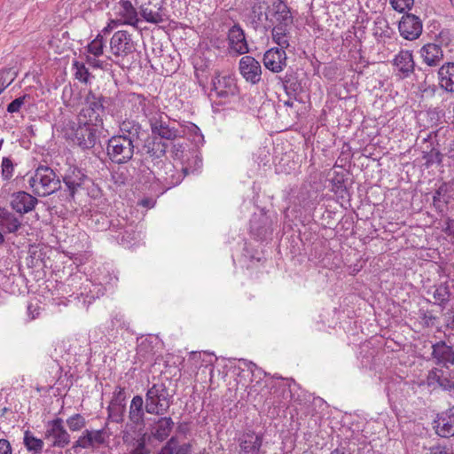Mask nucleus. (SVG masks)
<instances>
[{
    "instance_id": "obj_24",
    "label": "nucleus",
    "mask_w": 454,
    "mask_h": 454,
    "mask_svg": "<svg viewBox=\"0 0 454 454\" xmlns=\"http://www.w3.org/2000/svg\"><path fill=\"white\" fill-rule=\"evenodd\" d=\"M228 40L230 48L239 53L245 54L248 52V45L245 37L243 29L239 25H234L229 29Z\"/></svg>"
},
{
    "instance_id": "obj_9",
    "label": "nucleus",
    "mask_w": 454,
    "mask_h": 454,
    "mask_svg": "<svg viewBox=\"0 0 454 454\" xmlns=\"http://www.w3.org/2000/svg\"><path fill=\"white\" fill-rule=\"evenodd\" d=\"M45 439L53 447L64 448L69 444L70 434L64 427L62 419L57 418L47 423Z\"/></svg>"
},
{
    "instance_id": "obj_7",
    "label": "nucleus",
    "mask_w": 454,
    "mask_h": 454,
    "mask_svg": "<svg viewBox=\"0 0 454 454\" xmlns=\"http://www.w3.org/2000/svg\"><path fill=\"white\" fill-rule=\"evenodd\" d=\"M110 51L116 58L124 59L136 51L132 35L125 30L116 31L110 40Z\"/></svg>"
},
{
    "instance_id": "obj_36",
    "label": "nucleus",
    "mask_w": 454,
    "mask_h": 454,
    "mask_svg": "<svg viewBox=\"0 0 454 454\" xmlns=\"http://www.w3.org/2000/svg\"><path fill=\"white\" fill-rule=\"evenodd\" d=\"M73 67L75 70V78L84 83H87L90 80V74L85 65L82 62L74 61L73 63Z\"/></svg>"
},
{
    "instance_id": "obj_60",
    "label": "nucleus",
    "mask_w": 454,
    "mask_h": 454,
    "mask_svg": "<svg viewBox=\"0 0 454 454\" xmlns=\"http://www.w3.org/2000/svg\"><path fill=\"white\" fill-rule=\"evenodd\" d=\"M283 103H284V106H287V107H293L294 104V102L292 99L285 100Z\"/></svg>"
},
{
    "instance_id": "obj_14",
    "label": "nucleus",
    "mask_w": 454,
    "mask_h": 454,
    "mask_svg": "<svg viewBox=\"0 0 454 454\" xmlns=\"http://www.w3.org/2000/svg\"><path fill=\"white\" fill-rule=\"evenodd\" d=\"M118 137H125L129 138L133 144L137 145L139 140H143L147 136L142 125L136 120L126 118L119 123Z\"/></svg>"
},
{
    "instance_id": "obj_42",
    "label": "nucleus",
    "mask_w": 454,
    "mask_h": 454,
    "mask_svg": "<svg viewBox=\"0 0 454 454\" xmlns=\"http://www.w3.org/2000/svg\"><path fill=\"white\" fill-rule=\"evenodd\" d=\"M413 3L414 0H390L392 7L399 12L410 10L412 7Z\"/></svg>"
},
{
    "instance_id": "obj_46",
    "label": "nucleus",
    "mask_w": 454,
    "mask_h": 454,
    "mask_svg": "<svg viewBox=\"0 0 454 454\" xmlns=\"http://www.w3.org/2000/svg\"><path fill=\"white\" fill-rule=\"evenodd\" d=\"M74 447H80L82 449L92 448L91 442L87 434L86 430L82 433V435H81L75 442Z\"/></svg>"
},
{
    "instance_id": "obj_57",
    "label": "nucleus",
    "mask_w": 454,
    "mask_h": 454,
    "mask_svg": "<svg viewBox=\"0 0 454 454\" xmlns=\"http://www.w3.org/2000/svg\"><path fill=\"white\" fill-rule=\"evenodd\" d=\"M114 395H116V400L121 401L124 399V389L121 387H117Z\"/></svg>"
},
{
    "instance_id": "obj_45",
    "label": "nucleus",
    "mask_w": 454,
    "mask_h": 454,
    "mask_svg": "<svg viewBox=\"0 0 454 454\" xmlns=\"http://www.w3.org/2000/svg\"><path fill=\"white\" fill-rule=\"evenodd\" d=\"M177 441L176 437H171L167 443L161 448L159 454H174L176 448Z\"/></svg>"
},
{
    "instance_id": "obj_53",
    "label": "nucleus",
    "mask_w": 454,
    "mask_h": 454,
    "mask_svg": "<svg viewBox=\"0 0 454 454\" xmlns=\"http://www.w3.org/2000/svg\"><path fill=\"white\" fill-rule=\"evenodd\" d=\"M161 0H155V2H160ZM154 0H135V4L141 11L145 7L153 4Z\"/></svg>"
},
{
    "instance_id": "obj_6",
    "label": "nucleus",
    "mask_w": 454,
    "mask_h": 454,
    "mask_svg": "<svg viewBox=\"0 0 454 454\" xmlns=\"http://www.w3.org/2000/svg\"><path fill=\"white\" fill-rule=\"evenodd\" d=\"M152 133L159 136L160 138L167 140H175L183 136V131L178 130L175 127L170 126L169 120L158 109L148 120Z\"/></svg>"
},
{
    "instance_id": "obj_29",
    "label": "nucleus",
    "mask_w": 454,
    "mask_h": 454,
    "mask_svg": "<svg viewBox=\"0 0 454 454\" xmlns=\"http://www.w3.org/2000/svg\"><path fill=\"white\" fill-rule=\"evenodd\" d=\"M427 294H432V296L434 300V304L440 306L442 310L446 309L449 303L451 301L450 292L446 284L434 286L433 290H429Z\"/></svg>"
},
{
    "instance_id": "obj_23",
    "label": "nucleus",
    "mask_w": 454,
    "mask_h": 454,
    "mask_svg": "<svg viewBox=\"0 0 454 454\" xmlns=\"http://www.w3.org/2000/svg\"><path fill=\"white\" fill-rule=\"evenodd\" d=\"M435 433L443 438L454 436V413L449 410L438 415L434 420Z\"/></svg>"
},
{
    "instance_id": "obj_20",
    "label": "nucleus",
    "mask_w": 454,
    "mask_h": 454,
    "mask_svg": "<svg viewBox=\"0 0 454 454\" xmlns=\"http://www.w3.org/2000/svg\"><path fill=\"white\" fill-rule=\"evenodd\" d=\"M262 441V434L252 431L244 434L239 439V454H259Z\"/></svg>"
},
{
    "instance_id": "obj_26",
    "label": "nucleus",
    "mask_w": 454,
    "mask_h": 454,
    "mask_svg": "<svg viewBox=\"0 0 454 454\" xmlns=\"http://www.w3.org/2000/svg\"><path fill=\"white\" fill-rule=\"evenodd\" d=\"M174 427V421L170 417H162L155 421L151 428L153 437L160 442L166 440Z\"/></svg>"
},
{
    "instance_id": "obj_11",
    "label": "nucleus",
    "mask_w": 454,
    "mask_h": 454,
    "mask_svg": "<svg viewBox=\"0 0 454 454\" xmlns=\"http://www.w3.org/2000/svg\"><path fill=\"white\" fill-rule=\"evenodd\" d=\"M431 358L435 364L449 369L454 365V348L443 340L437 341L432 345Z\"/></svg>"
},
{
    "instance_id": "obj_38",
    "label": "nucleus",
    "mask_w": 454,
    "mask_h": 454,
    "mask_svg": "<svg viewBox=\"0 0 454 454\" xmlns=\"http://www.w3.org/2000/svg\"><path fill=\"white\" fill-rule=\"evenodd\" d=\"M87 434L91 442L92 448L98 447L106 442V431L101 430H86Z\"/></svg>"
},
{
    "instance_id": "obj_17",
    "label": "nucleus",
    "mask_w": 454,
    "mask_h": 454,
    "mask_svg": "<svg viewBox=\"0 0 454 454\" xmlns=\"http://www.w3.org/2000/svg\"><path fill=\"white\" fill-rule=\"evenodd\" d=\"M395 71L401 78L409 77L414 71L415 62L410 51H401L393 59Z\"/></svg>"
},
{
    "instance_id": "obj_41",
    "label": "nucleus",
    "mask_w": 454,
    "mask_h": 454,
    "mask_svg": "<svg viewBox=\"0 0 454 454\" xmlns=\"http://www.w3.org/2000/svg\"><path fill=\"white\" fill-rule=\"evenodd\" d=\"M28 98L27 95H23L21 97H19L12 100L8 106H7V112L10 114H15L19 113L21 109V107L26 103V99Z\"/></svg>"
},
{
    "instance_id": "obj_5",
    "label": "nucleus",
    "mask_w": 454,
    "mask_h": 454,
    "mask_svg": "<svg viewBox=\"0 0 454 454\" xmlns=\"http://www.w3.org/2000/svg\"><path fill=\"white\" fill-rule=\"evenodd\" d=\"M122 107L125 109V114L139 116L142 114L146 119H150L157 110L156 106L151 103L144 95L137 93L126 94L121 98Z\"/></svg>"
},
{
    "instance_id": "obj_30",
    "label": "nucleus",
    "mask_w": 454,
    "mask_h": 454,
    "mask_svg": "<svg viewBox=\"0 0 454 454\" xmlns=\"http://www.w3.org/2000/svg\"><path fill=\"white\" fill-rule=\"evenodd\" d=\"M144 145L142 146V153L149 155L152 158H160L165 153V147L160 142H156L155 138L150 137L147 134L142 140Z\"/></svg>"
},
{
    "instance_id": "obj_15",
    "label": "nucleus",
    "mask_w": 454,
    "mask_h": 454,
    "mask_svg": "<svg viewBox=\"0 0 454 454\" xmlns=\"http://www.w3.org/2000/svg\"><path fill=\"white\" fill-rule=\"evenodd\" d=\"M286 53L285 50L271 48L263 55L264 67L273 73H279L286 67Z\"/></svg>"
},
{
    "instance_id": "obj_1",
    "label": "nucleus",
    "mask_w": 454,
    "mask_h": 454,
    "mask_svg": "<svg viewBox=\"0 0 454 454\" xmlns=\"http://www.w3.org/2000/svg\"><path fill=\"white\" fill-rule=\"evenodd\" d=\"M28 184L32 192L39 197L49 196L61 187L60 178L47 166L38 167L29 177Z\"/></svg>"
},
{
    "instance_id": "obj_34",
    "label": "nucleus",
    "mask_w": 454,
    "mask_h": 454,
    "mask_svg": "<svg viewBox=\"0 0 454 454\" xmlns=\"http://www.w3.org/2000/svg\"><path fill=\"white\" fill-rule=\"evenodd\" d=\"M24 444L27 450L39 452L43 447V442L35 437L28 430L24 434Z\"/></svg>"
},
{
    "instance_id": "obj_51",
    "label": "nucleus",
    "mask_w": 454,
    "mask_h": 454,
    "mask_svg": "<svg viewBox=\"0 0 454 454\" xmlns=\"http://www.w3.org/2000/svg\"><path fill=\"white\" fill-rule=\"evenodd\" d=\"M0 454H12V448L7 440H0Z\"/></svg>"
},
{
    "instance_id": "obj_63",
    "label": "nucleus",
    "mask_w": 454,
    "mask_h": 454,
    "mask_svg": "<svg viewBox=\"0 0 454 454\" xmlns=\"http://www.w3.org/2000/svg\"><path fill=\"white\" fill-rule=\"evenodd\" d=\"M7 411H8L7 408H4V409L0 410V416H4L7 412Z\"/></svg>"
},
{
    "instance_id": "obj_12",
    "label": "nucleus",
    "mask_w": 454,
    "mask_h": 454,
    "mask_svg": "<svg viewBox=\"0 0 454 454\" xmlns=\"http://www.w3.org/2000/svg\"><path fill=\"white\" fill-rule=\"evenodd\" d=\"M239 71L245 80L252 84H256L262 78V67L252 56H244L239 60Z\"/></svg>"
},
{
    "instance_id": "obj_40",
    "label": "nucleus",
    "mask_w": 454,
    "mask_h": 454,
    "mask_svg": "<svg viewBox=\"0 0 454 454\" xmlns=\"http://www.w3.org/2000/svg\"><path fill=\"white\" fill-rule=\"evenodd\" d=\"M419 317L426 327H433L437 322V317L430 310L419 309Z\"/></svg>"
},
{
    "instance_id": "obj_19",
    "label": "nucleus",
    "mask_w": 454,
    "mask_h": 454,
    "mask_svg": "<svg viewBox=\"0 0 454 454\" xmlns=\"http://www.w3.org/2000/svg\"><path fill=\"white\" fill-rule=\"evenodd\" d=\"M37 203L38 200L26 192H18L12 195V208L20 215L32 211Z\"/></svg>"
},
{
    "instance_id": "obj_25",
    "label": "nucleus",
    "mask_w": 454,
    "mask_h": 454,
    "mask_svg": "<svg viewBox=\"0 0 454 454\" xmlns=\"http://www.w3.org/2000/svg\"><path fill=\"white\" fill-rule=\"evenodd\" d=\"M87 176L82 171V169L74 166L67 168L63 177V181L71 196H74L76 191L83 184Z\"/></svg>"
},
{
    "instance_id": "obj_8",
    "label": "nucleus",
    "mask_w": 454,
    "mask_h": 454,
    "mask_svg": "<svg viewBox=\"0 0 454 454\" xmlns=\"http://www.w3.org/2000/svg\"><path fill=\"white\" fill-rule=\"evenodd\" d=\"M239 92L235 78L229 74L216 75L212 80L211 96L217 98L228 100L231 97L236 96Z\"/></svg>"
},
{
    "instance_id": "obj_13",
    "label": "nucleus",
    "mask_w": 454,
    "mask_h": 454,
    "mask_svg": "<svg viewBox=\"0 0 454 454\" xmlns=\"http://www.w3.org/2000/svg\"><path fill=\"white\" fill-rule=\"evenodd\" d=\"M21 228L20 217L6 209H0V246L5 242L4 234H17Z\"/></svg>"
},
{
    "instance_id": "obj_59",
    "label": "nucleus",
    "mask_w": 454,
    "mask_h": 454,
    "mask_svg": "<svg viewBox=\"0 0 454 454\" xmlns=\"http://www.w3.org/2000/svg\"><path fill=\"white\" fill-rule=\"evenodd\" d=\"M141 205H143L144 207H152L153 203L151 200L145 199L141 201Z\"/></svg>"
},
{
    "instance_id": "obj_21",
    "label": "nucleus",
    "mask_w": 454,
    "mask_h": 454,
    "mask_svg": "<svg viewBox=\"0 0 454 454\" xmlns=\"http://www.w3.org/2000/svg\"><path fill=\"white\" fill-rule=\"evenodd\" d=\"M419 56L427 66L437 67L443 59V51L438 43H427L420 48Z\"/></svg>"
},
{
    "instance_id": "obj_47",
    "label": "nucleus",
    "mask_w": 454,
    "mask_h": 454,
    "mask_svg": "<svg viewBox=\"0 0 454 454\" xmlns=\"http://www.w3.org/2000/svg\"><path fill=\"white\" fill-rule=\"evenodd\" d=\"M436 41L438 43V44L442 47V45L443 46H448L450 42H451V35L450 33L449 30H442L437 38H436Z\"/></svg>"
},
{
    "instance_id": "obj_16",
    "label": "nucleus",
    "mask_w": 454,
    "mask_h": 454,
    "mask_svg": "<svg viewBox=\"0 0 454 454\" xmlns=\"http://www.w3.org/2000/svg\"><path fill=\"white\" fill-rule=\"evenodd\" d=\"M399 32L407 40L418 38L422 32V24L419 19L414 15H406L399 22Z\"/></svg>"
},
{
    "instance_id": "obj_31",
    "label": "nucleus",
    "mask_w": 454,
    "mask_h": 454,
    "mask_svg": "<svg viewBox=\"0 0 454 454\" xmlns=\"http://www.w3.org/2000/svg\"><path fill=\"white\" fill-rule=\"evenodd\" d=\"M144 400L141 395H135L129 405V418L135 425L142 424L145 411L143 409Z\"/></svg>"
},
{
    "instance_id": "obj_39",
    "label": "nucleus",
    "mask_w": 454,
    "mask_h": 454,
    "mask_svg": "<svg viewBox=\"0 0 454 454\" xmlns=\"http://www.w3.org/2000/svg\"><path fill=\"white\" fill-rule=\"evenodd\" d=\"M14 172V165L9 157H4L1 163V175L4 180H10Z\"/></svg>"
},
{
    "instance_id": "obj_2",
    "label": "nucleus",
    "mask_w": 454,
    "mask_h": 454,
    "mask_svg": "<svg viewBox=\"0 0 454 454\" xmlns=\"http://www.w3.org/2000/svg\"><path fill=\"white\" fill-rule=\"evenodd\" d=\"M105 98L90 90L85 97L83 106L78 114L79 124L100 127L105 116Z\"/></svg>"
},
{
    "instance_id": "obj_43",
    "label": "nucleus",
    "mask_w": 454,
    "mask_h": 454,
    "mask_svg": "<svg viewBox=\"0 0 454 454\" xmlns=\"http://www.w3.org/2000/svg\"><path fill=\"white\" fill-rule=\"evenodd\" d=\"M447 239L454 245V219L448 218L442 227Z\"/></svg>"
},
{
    "instance_id": "obj_58",
    "label": "nucleus",
    "mask_w": 454,
    "mask_h": 454,
    "mask_svg": "<svg viewBox=\"0 0 454 454\" xmlns=\"http://www.w3.org/2000/svg\"><path fill=\"white\" fill-rule=\"evenodd\" d=\"M251 231H256V234L259 236V237H262V235H265L266 233V231H260V230H256L255 226H254V223L252 222L251 223Z\"/></svg>"
},
{
    "instance_id": "obj_48",
    "label": "nucleus",
    "mask_w": 454,
    "mask_h": 454,
    "mask_svg": "<svg viewBox=\"0 0 454 454\" xmlns=\"http://www.w3.org/2000/svg\"><path fill=\"white\" fill-rule=\"evenodd\" d=\"M427 454H454L447 446L437 444L428 448Z\"/></svg>"
},
{
    "instance_id": "obj_32",
    "label": "nucleus",
    "mask_w": 454,
    "mask_h": 454,
    "mask_svg": "<svg viewBox=\"0 0 454 454\" xmlns=\"http://www.w3.org/2000/svg\"><path fill=\"white\" fill-rule=\"evenodd\" d=\"M442 370L439 368H433L428 372L427 381L428 384L437 383L440 387L446 390L449 386L450 379L442 376Z\"/></svg>"
},
{
    "instance_id": "obj_3",
    "label": "nucleus",
    "mask_w": 454,
    "mask_h": 454,
    "mask_svg": "<svg viewBox=\"0 0 454 454\" xmlns=\"http://www.w3.org/2000/svg\"><path fill=\"white\" fill-rule=\"evenodd\" d=\"M171 395L164 383L153 384L145 393V411L153 415L162 416L168 411Z\"/></svg>"
},
{
    "instance_id": "obj_50",
    "label": "nucleus",
    "mask_w": 454,
    "mask_h": 454,
    "mask_svg": "<svg viewBox=\"0 0 454 454\" xmlns=\"http://www.w3.org/2000/svg\"><path fill=\"white\" fill-rule=\"evenodd\" d=\"M137 239V233L133 231L132 228H129V230H125L124 233L122 234L121 240L127 243H130L131 240H134Z\"/></svg>"
},
{
    "instance_id": "obj_62",
    "label": "nucleus",
    "mask_w": 454,
    "mask_h": 454,
    "mask_svg": "<svg viewBox=\"0 0 454 454\" xmlns=\"http://www.w3.org/2000/svg\"><path fill=\"white\" fill-rule=\"evenodd\" d=\"M333 453V454H345L344 450L341 449H336V450H334V451Z\"/></svg>"
},
{
    "instance_id": "obj_22",
    "label": "nucleus",
    "mask_w": 454,
    "mask_h": 454,
    "mask_svg": "<svg viewBox=\"0 0 454 454\" xmlns=\"http://www.w3.org/2000/svg\"><path fill=\"white\" fill-rule=\"evenodd\" d=\"M117 20L115 22L136 26L138 22L137 12L129 0H121L116 6Z\"/></svg>"
},
{
    "instance_id": "obj_52",
    "label": "nucleus",
    "mask_w": 454,
    "mask_h": 454,
    "mask_svg": "<svg viewBox=\"0 0 454 454\" xmlns=\"http://www.w3.org/2000/svg\"><path fill=\"white\" fill-rule=\"evenodd\" d=\"M97 57H90V56H87V59H86V61L87 63L94 67V68H102L103 67V63L101 60H98L96 59Z\"/></svg>"
},
{
    "instance_id": "obj_55",
    "label": "nucleus",
    "mask_w": 454,
    "mask_h": 454,
    "mask_svg": "<svg viewBox=\"0 0 454 454\" xmlns=\"http://www.w3.org/2000/svg\"><path fill=\"white\" fill-rule=\"evenodd\" d=\"M27 312L30 320L35 319L39 315V312L36 311V309H33V306L31 304L27 306Z\"/></svg>"
},
{
    "instance_id": "obj_49",
    "label": "nucleus",
    "mask_w": 454,
    "mask_h": 454,
    "mask_svg": "<svg viewBox=\"0 0 454 454\" xmlns=\"http://www.w3.org/2000/svg\"><path fill=\"white\" fill-rule=\"evenodd\" d=\"M444 317L445 324L447 327L454 326V308L453 305L450 309H448L445 312L442 313Z\"/></svg>"
},
{
    "instance_id": "obj_54",
    "label": "nucleus",
    "mask_w": 454,
    "mask_h": 454,
    "mask_svg": "<svg viewBox=\"0 0 454 454\" xmlns=\"http://www.w3.org/2000/svg\"><path fill=\"white\" fill-rule=\"evenodd\" d=\"M190 451H191V445L188 443H185V444L180 445L176 449L175 454H190Z\"/></svg>"
},
{
    "instance_id": "obj_33",
    "label": "nucleus",
    "mask_w": 454,
    "mask_h": 454,
    "mask_svg": "<svg viewBox=\"0 0 454 454\" xmlns=\"http://www.w3.org/2000/svg\"><path fill=\"white\" fill-rule=\"evenodd\" d=\"M17 73L12 68L0 69V95L16 79Z\"/></svg>"
},
{
    "instance_id": "obj_56",
    "label": "nucleus",
    "mask_w": 454,
    "mask_h": 454,
    "mask_svg": "<svg viewBox=\"0 0 454 454\" xmlns=\"http://www.w3.org/2000/svg\"><path fill=\"white\" fill-rule=\"evenodd\" d=\"M99 218L103 221L102 225L98 227V231L106 230L110 226L109 221L107 220V217L105 215H99Z\"/></svg>"
},
{
    "instance_id": "obj_27",
    "label": "nucleus",
    "mask_w": 454,
    "mask_h": 454,
    "mask_svg": "<svg viewBox=\"0 0 454 454\" xmlns=\"http://www.w3.org/2000/svg\"><path fill=\"white\" fill-rule=\"evenodd\" d=\"M163 0L160 2H153L140 11L142 17L150 23L158 24L165 20V13L162 8Z\"/></svg>"
},
{
    "instance_id": "obj_10",
    "label": "nucleus",
    "mask_w": 454,
    "mask_h": 454,
    "mask_svg": "<svg viewBox=\"0 0 454 454\" xmlns=\"http://www.w3.org/2000/svg\"><path fill=\"white\" fill-rule=\"evenodd\" d=\"M276 13L282 17V22L273 27L272 38L280 49L285 50L289 47L290 35L288 26L292 23V16L285 6L281 11H278Z\"/></svg>"
},
{
    "instance_id": "obj_44",
    "label": "nucleus",
    "mask_w": 454,
    "mask_h": 454,
    "mask_svg": "<svg viewBox=\"0 0 454 454\" xmlns=\"http://www.w3.org/2000/svg\"><path fill=\"white\" fill-rule=\"evenodd\" d=\"M129 454H149V450L145 446V437L138 439L134 444V449Z\"/></svg>"
},
{
    "instance_id": "obj_37",
    "label": "nucleus",
    "mask_w": 454,
    "mask_h": 454,
    "mask_svg": "<svg viewBox=\"0 0 454 454\" xmlns=\"http://www.w3.org/2000/svg\"><path fill=\"white\" fill-rule=\"evenodd\" d=\"M67 425L71 431H79L86 425V420L83 416L77 413L67 419Z\"/></svg>"
},
{
    "instance_id": "obj_35",
    "label": "nucleus",
    "mask_w": 454,
    "mask_h": 454,
    "mask_svg": "<svg viewBox=\"0 0 454 454\" xmlns=\"http://www.w3.org/2000/svg\"><path fill=\"white\" fill-rule=\"evenodd\" d=\"M106 46V42L100 34L96 36L89 44H88V52L93 55L94 57L102 56L104 53V48Z\"/></svg>"
},
{
    "instance_id": "obj_64",
    "label": "nucleus",
    "mask_w": 454,
    "mask_h": 454,
    "mask_svg": "<svg viewBox=\"0 0 454 454\" xmlns=\"http://www.w3.org/2000/svg\"><path fill=\"white\" fill-rule=\"evenodd\" d=\"M196 454H207V453L205 451H200V452H198Z\"/></svg>"
},
{
    "instance_id": "obj_28",
    "label": "nucleus",
    "mask_w": 454,
    "mask_h": 454,
    "mask_svg": "<svg viewBox=\"0 0 454 454\" xmlns=\"http://www.w3.org/2000/svg\"><path fill=\"white\" fill-rule=\"evenodd\" d=\"M438 74L441 87L447 91H454V63L448 62L442 65Z\"/></svg>"
},
{
    "instance_id": "obj_61",
    "label": "nucleus",
    "mask_w": 454,
    "mask_h": 454,
    "mask_svg": "<svg viewBox=\"0 0 454 454\" xmlns=\"http://www.w3.org/2000/svg\"><path fill=\"white\" fill-rule=\"evenodd\" d=\"M449 386L450 387H448L446 389V391H451V390H454V378L453 379H450V382H449Z\"/></svg>"
},
{
    "instance_id": "obj_4",
    "label": "nucleus",
    "mask_w": 454,
    "mask_h": 454,
    "mask_svg": "<svg viewBox=\"0 0 454 454\" xmlns=\"http://www.w3.org/2000/svg\"><path fill=\"white\" fill-rule=\"evenodd\" d=\"M136 146L129 138L115 135L108 140L107 155L113 162L124 164L132 159Z\"/></svg>"
},
{
    "instance_id": "obj_18",
    "label": "nucleus",
    "mask_w": 454,
    "mask_h": 454,
    "mask_svg": "<svg viewBox=\"0 0 454 454\" xmlns=\"http://www.w3.org/2000/svg\"><path fill=\"white\" fill-rule=\"evenodd\" d=\"M97 128L98 126L79 124L74 129V140L83 149L92 148L97 141Z\"/></svg>"
}]
</instances>
